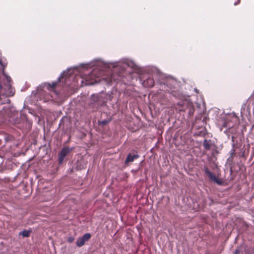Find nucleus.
<instances>
[{
    "instance_id": "f257e3e1",
    "label": "nucleus",
    "mask_w": 254,
    "mask_h": 254,
    "mask_svg": "<svg viewBox=\"0 0 254 254\" xmlns=\"http://www.w3.org/2000/svg\"><path fill=\"white\" fill-rule=\"evenodd\" d=\"M160 70L155 66L141 68L132 59L123 58L118 61L109 62L98 58L82 64L78 66L63 71L57 81L49 83V101L57 99L58 96L56 87L61 79L66 86H74L80 80L82 86L93 85L102 79L109 85L121 82L125 85L132 84L139 75L143 86L152 87L154 76L159 75Z\"/></svg>"
},
{
    "instance_id": "f03ea898",
    "label": "nucleus",
    "mask_w": 254,
    "mask_h": 254,
    "mask_svg": "<svg viewBox=\"0 0 254 254\" xmlns=\"http://www.w3.org/2000/svg\"><path fill=\"white\" fill-rule=\"evenodd\" d=\"M159 88L162 91L170 93L178 100L177 108L180 111H188L190 116L193 115L195 108L190 96L183 91V85L181 82L173 77L167 79L165 82H159Z\"/></svg>"
},
{
    "instance_id": "7ed1b4c3",
    "label": "nucleus",
    "mask_w": 254,
    "mask_h": 254,
    "mask_svg": "<svg viewBox=\"0 0 254 254\" xmlns=\"http://www.w3.org/2000/svg\"><path fill=\"white\" fill-rule=\"evenodd\" d=\"M111 94L101 92L96 94H92L89 99L88 107L93 112L97 111L100 107L105 105L108 101L112 100Z\"/></svg>"
},
{
    "instance_id": "20e7f679",
    "label": "nucleus",
    "mask_w": 254,
    "mask_h": 254,
    "mask_svg": "<svg viewBox=\"0 0 254 254\" xmlns=\"http://www.w3.org/2000/svg\"><path fill=\"white\" fill-rule=\"evenodd\" d=\"M14 94V92L11 88L9 84L6 86V89H4L3 94H0V104H3L9 103L10 101L7 98L8 97L12 96Z\"/></svg>"
},
{
    "instance_id": "39448f33",
    "label": "nucleus",
    "mask_w": 254,
    "mask_h": 254,
    "mask_svg": "<svg viewBox=\"0 0 254 254\" xmlns=\"http://www.w3.org/2000/svg\"><path fill=\"white\" fill-rule=\"evenodd\" d=\"M10 112L11 113L9 115V121L14 125L20 123L21 120L18 112L13 109Z\"/></svg>"
},
{
    "instance_id": "423d86ee",
    "label": "nucleus",
    "mask_w": 254,
    "mask_h": 254,
    "mask_svg": "<svg viewBox=\"0 0 254 254\" xmlns=\"http://www.w3.org/2000/svg\"><path fill=\"white\" fill-rule=\"evenodd\" d=\"M73 149V148L68 147H64L62 148L59 153V163L62 164L64 161L65 157Z\"/></svg>"
},
{
    "instance_id": "0eeeda50",
    "label": "nucleus",
    "mask_w": 254,
    "mask_h": 254,
    "mask_svg": "<svg viewBox=\"0 0 254 254\" xmlns=\"http://www.w3.org/2000/svg\"><path fill=\"white\" fill-rule=\"evenodd\" d=\"M204 172L207 175L210 180L218 185H221L222 184V181L211 173L207 168H205Z\"/></svg>"
},
{
    "instance_id": "6e6552de",
    "label": "nucleus",
    "mask_w": 254,
    "mask_h": 254,
    "mask_svg": "<svg viewBox=\"0 0 254 254\" xmlns=\"http://www.w3.org/2000/svg\"><path fill=\"white\" fill-rule=\"evenodd\" d=\"M91 237L90 233H85L81 237L78 238L76 242V245L78 247H81L83 246L85 242L88 241Z\"/></svg>"
},
{
    "instance_id": "1a4fd4ad",
    "label": "nucleus",
    "mask_w": 254,
    "mask_h": 254,
    "mask_svg": "<svg viewBox=\"0 0 254 254\" xmlns=\"http://www.w3.org/2000/svg\"><path fill=\"white\" fill-rule=\"evenodd\" d=\"M240 113L242 118H244V116L247 117L248 115H250V108L246 105V104H244L242 105Z\"/></svg>"
},
{
    "instance_id": "9d476101",
    "label": "nucleus",
    "mask_w": 254,
    "mask_h": 254,
    "mask_svg": "<svg viewBox=\"0 0 254 254\" xmlns=\"http://www.w3.org/2000/svg\"><path fill=\"white\" fill-rule=\"evenodd\" d=\"M138 157V155L137 154H133L132 155L130 153H129L126 159L125 163L127 164L129 162H132L135 159H136Z\"/></svg>"
},
{
    "instance_id": "9b49d317",
    "label": "nucleus",
    "mask_w": 254,
    "mask_h": 254,
    "mask_svg": "<svg viewBox=\"0 0 254 254\" xmlns=\"http://www.w3.org/2000/svg\"><path fill=\"white\" fill-rule=\"evenodd\" d=\"M212 145L211 140H207L205 139L203 140V145L204 148L206 150H209L211 148V147Z\"/></svg>"
},
{
    "instance_id": "f8f14e48",
    "label": "nucleus",
    "mask_w": 254,
    "mask_h": 254,
    "mask_svg": "<svg viewBox=\"0 0 254 254\" xmlns=\"http://www.w3.org/2000/svg\"><path fill=\"white\" fill-rule=\"evenodd\" d=\"M31 231L30 230H24L19 233V235H22L23 237H28L30 236Z\"/></svg>"
},
{
    "instance_id": "ddd939ff",
    "label": "nucleus",
    "mask_w": 254,
    "mask_h": 254,
    "mask_svg": "<svg viewBox=\"0 0 254 254\" xmlns=\"http://www.w3.org/2000/svg\"><path fill=\"white\" fill-rule=\"evenodd\" d=\"M110 122V120H104L100 122H99V124L102 126H105L108 124Z\"/></svg>"
},
{
    "instance_id": "4468645a",
    "label": "nucleus",
    "mask_w": 254,
    "mask_h": 254,
    "mask_svg": "<svg viewBox=\"0 0 254 254\" xmlns=\"http://www.w3.org/2000/svg\"><path fill=\"white\" fill-rule=\"evenodd\" d=\"M3 75L4 76L5 79L6 81V82H7L8 85L9 84V83H10V82L11 81V78H10V77L9 76L6 74L4 73H3Z\"/></svg>"
},
{
    "instance_id": "2eb2a0df",
    "label": "nucleus",
    "mask_w": 254,
    "mask_h": 254,
    "mask_svg": "<svg viewBox=\"0 0 254 254\" xmlns=\"http://www.w3.org/2000/svg\"><path fill=\"white\" fill-rule=\"evenodd\" d=\"M74 238L72 236H70L67 238V242L69 243H72L73 242Z\"/></svg>"
},
{
    "instance_id": "dca6fc26",
    "label": "nucleus",
    "mask_w": 254,
    "mask_h": 254,
    "mask_svg": "<svg viewBox=\"0 0 254 254\" xmlns=\"http://www.w3.org/2000/svg\"><path fill=\"white\" fill-rule=\"evenodd\" d=\"M240 147H241V146L239 145V157L240 156H242V157L245 156V153H244V152H242V150H240Z\"/></svg>"
},
{
    "instance_id": "f3484780",
    "label": "nucleus",
    "mask_w": 254,
    "mask_h": 254,
    "mask_svg": "<svg viewBox=\"0 0 254 254\" xmlns=\"http://www.w3.org/2000/svg\"><path fill=\"white\" fill-rule=\"evenodd\" d=\"M12 137L11 136H8L4 137L5 142H7L8 140L11 139Z\"/></svg>"
},
{
    "instance_id": "a211bd4d",
    "label": "nucleus",
    "mask_w": 254,
    "mask_h": 254,
    "mask_svg": "<svg viewBox=\"0 0 254 254\" xmlns=\"http://www.w3.org/2000/svg\"><path fill=\"white\" fill-rule=\"evenodd\" d=\"M239 172L240 171H243V169L242 168V167L240 166V165H239Z\"/></svg>"
},
{
    "instance_id": "6ab92c4d",
    "label": "nucleus",
    "mask_w": 254,
    "mask_h": 254,
    "mask_svg": "<svg viewBox=\"0 0 254 254\" xmlns=\"http://www.w3.org/2000/svg\"><path fill=\"white\" fill-rule=\"evenodd\" d=\"M238 254V249H236L235 251V254Z\"/></svg>"
},
{
    "instance_id": "aec40b11",
    "label": "nucleus",
    "mask_w": 254,
    "mask_h": 254,
    "mask_svg": "<svg viewBox=\"0 0 254 254\" xmlns=\"http://www.w3.org/2000/svg\"><path fill=\"white\" fill-rule=\"evenodd\" d=\"M238 3V0H237V1L234 2V5H236Z\"/></svg>"
},
{
    "instance_id": "412c9836",
    "label": "nucleus",
    "mask_w": 254,
    "mask_h": 254,
    "mask_svg": "<svg viewBox=\"0 0 254 254\" xmlns=\"http://www.w3.org/2000/svg\"><path fill=\"white\" fill-rule=\"evenodd\" d=\"M234 150H233V151H231V156H233V154L234 153Z\"/></svg>"
},
{
    "instance_id": "4be33fe9",
    "label": "nucleus",
    "mask_w": 254,
    "mask_h": 254,
    "mask_svg": "<svg viewBox=\"0 0 254 254\" xmlns=\"http://www.w3.org/2000/svg\"><path fill=\"white\" fill-rule=\"evenodd\" d=\"M238 238V234L236 236V240H237Z\"/></svg>"
},
{
    "instance_id": "5701e85b",
    "label": "nucleus",
    "mask_w": 254,
    "mask_h": 254,
    "mask_svg": "<svg viewBox=\"0 0 254 254\" xmlns=\"http://www.w3.org/2000/svg\"><path fill=\"white\" fill-rule=\"evenodd\" d=\"M239 224H240V222H241V218H240V217H239Z\"/></svg>"
},
{
    "instance_id": "b1692460",
    "label": "nucleus",
    "mask_w": 254,
    "mask_h": 254,
    "mask_svg": "<svg viewBox=\"0 0 254 254\" xmlns=\"http://www.w3.org/2000/svg\"><path fill=\"white\" fill-rule=\"evenodd\" d=\"M233 139H234V137L233 136V137H232V140L234 141V140H233Z\"/></svg>"
},
{
    "instance_id": "393cba45",
    "label": "nucleus",
    "mask_w": 254,
    "mask_h": 254,
    "mask_svg": "<svg viewBox=\"0 0 254 254\" xmlns=\"http://www.w3.org/2000/svg\"><path fill=\"white\" fill-rule=\"evenodd\" d=\"M0 64H1V62L0 61Z\"/></svg>"
},
{
    "instance_id": "a878e982",
    "label": "nucleus",
    "mask_w": 254,
    "mask_h": 254,
    "mask_svg": "<svg viewBox=\"0 0 254 254\" xmlns=\"http://www.w3.org/2000/svg\"><path fill=\"white\" fill-rule=\"evenodd\" d=\"M239 253H240V251H239Z\"/></svg>"
},
{
    "instance_id": "bb28decb",
    "label": "nucleus",
    "mask_w": 254,
    "mask_h": 254,
    "mask_svg": "<svg viewBox=\"0 0 254 254\" xmlns=\"http://www.w3.org/2000/svg\"><path fill=\"white\" fill-rule=\"evenodd\" d=\"M239 0V2L240 1V0Z\"/></svg>"
}]
</instances>
